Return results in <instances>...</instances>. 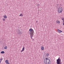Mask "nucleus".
Returning a JSON list of instances; mask_svg holds the SVG:
<instances>
[{"label":"nucleus","mask_w":64,"mask_h":64,"mask_svg":"<svg viewBox=\"0 0 64 64\" xmlns=\"http://www.w3.org/2000/svg\"><path fill=\"white\" fill-rule=\"evenodd\" d=\"M40 5V4H38V6H39Z\"/></svg>","instance_id":"21"},{"label":"nucleus","mask_w":64,"mask_h":64,"mask_svg":"<svg viewBox=\"0 0 64 64\" xmlns=\"http://www.w3.org/2000/svg\"><path fill=\"white\" fill-rule=\"evenodd\" d=\"M44 62L45 64H50V60L49 58H45L44 60Z\"/></svg>","instance_id":"1"},{"label":"nucleus","mask_w":64,"mask_h":64,"mask_svg":"<svg viewBox=\"0 0 64 64\" xmlns=\"http://www.w3.org/2000/svg\"><path fill=\"white\" fill-rule=\"evenodd\" d=\"M58 32L59 33H61V32H62V30H59V29H58Z\"/></svg>","instance_id":"6"},{"label":"nucleus","mask_w":64,"mask_h":64,"mask_svg":"<svg viewBox=\"0 0 64 64\" xmlns=\"http://www.w3.org/2000/svg\"><path fill=\"white\" fill-rule=\"evenodd\" d=\"M24 51L23 50H22L21 51V52H22V51Z\"/></svg>","instance_id":"22"},{"label":"nucleus","mask_w":64,"mask_h":64,"mask_svg":"<svg viewBox=\"0 0 64 64\" xmlns=\"http://www.w3.org/2000/svg\"><path fill=\"white\" fill-rule=\"evenodd\" d=\"M1 62H0V64H1Z\"/></svg>","instance_id":"26"},{"label":"nucleus","mask_w":64,"mask_h":64,"mask_svg":"<svg viewBox=\"0 0 64 64\" xmlns=\"http://www.w3.org/2000/svg\"><path fill=\"white\" fill-rule=\"evenodd\" d=\"M58 10V12L60 13L62 12V11H63V8H62V7H60L59 8Z\"/></svg>","instance_id":"2"},{"label":"nucleus","mask_w":64,"mask_h":64,"mask_svg":"<svg viewBox=\"0 0 64 64\" xmlns=\"http://www.w3.org/2000/svg\"><path fill=\"white\" fill-rule=\"evenodd\" d=\"M56 22L57 23H58V24H59V23H60V21L57 20L56 21Z\"/></svg>","instance_id":"11"},{"label":"nucleus","mask_w":64,"mask_h":64,"mask_svg":"<svg viewBox=\"0 0 64 64\" xmlns=\"http://www.w3.org/2000/svg\"><path fill=\"white\" fill-rule=\"evenodd\" d=\"M24 49H25V47H24V46L22 49V50L24 51Z\"/></svg>","instance_id":"15"},{"label":"nucleus","mask_w":64,"mask_h":64,"mask_svg":"<svg viewBox=\"0 0 64 64\" xmlns=\"http://www.w3.org/2000/svg\"><path fill=\"white\" fill-rule=\"evenodd\" d=\"M0 53L1 54H4V53H5V52H4V51H2Z\"/></svg>","instance_id":"8"},{"label":"nucleus","mask_w":64,"mask_h":64,"mask_svg":"<svg viewBox=\"0 0 64 64\" xmlns=\"http://www.w3.org/2000/svg\"><path fill=\"white\" fill-rule=\"evenodd\" d=\"M28 34H30V32H29L28 33Z\"/></svg>","instance_id":"24"},{"label":"nucleus","mask_w":64,"mask_h":64,"mask_svg":"<svg viewBox=\"0 0 64 64\" xmlns=\"http://www.w3.org/2000/svg\"><path fill=\"white\" fill-rule=\"evenodd\" d=\"M61 61V60H60V58H59L58 59L56 60L57 64H61L60 62Z\"/></svg>","instance_id":"3"},{"label":"nucleus","mask_w":64,"mask_h":64,"mask_svg":"<svg viewBox=\"0 0 64 64\" xmlns=\"http://www.w3.org/2000/svg\"><path fill=\"white\" fill-rule=\"evenodd\" d=\"M5 62L6 63H7L8 62V60H6L5 61Z\"/></svg>","instance_id":"9"},{"label":"nucleus","mask_w":64,"mask_h":64,"mask_svg":"<svg viewBox=\"0 0 64 64\" xmlns=\"http://www.w3.org/2000/svg\"><path fill=\"white\" fill-rule=\"evenodd\" d=\"M38 22V21H36V23H37V22Z\"/></svg>","instance_id":"25"},{"label":"nucleus","mask_w":64,"mask_h":64,"mask_svg":"<svg viewBox=\"0 0 64 64\" xmlns=\"http://www.w3.org/2000/svg\"><path fill=\"white\" fill-rule=\"evenodd\" d=\"M6 64H10L9 63V62H8L6 63Z\"/></svg>","instance_id":"20"},{"label":"nucleus","mask_w":64,"mask_h":64,"mask_svg":"<svg viewBox=\"0 0 64 64\" xmlns=\"http://www.w3.org/2000/svg\"><path fill=\"white\" fill-rule=\"evenodd\" d=\"M2 58H1L0 59V62H1V61H2Z\"/></svg>","instance_id":"19"},{"label":"nucleus","mask_w":64,"mask_h":64,"mask_svg":"<svg viewBox=\"0 0 64 64\" xmlns=\"http://www.w3.org/2000/svg\"><path fill=\"white\" fill-rule=\"evenodd\" d=\"M19 16H23V15L22 14H20Z\"/></svg>","instance_id":"17"},{"label":"nucleus","mask_w":64,"mask_h":64,"mask_svg":"<svg viewBox=\"0 0 64 64\" xmlns=\"http://www.w3.org/2000/svg\"><path fill=\"white\" fill-rule=\"evenodd\" d=\"M29 31L30 32V34L31 35H34V30L32 28H30L29 29Z\"/></svg>","instance_id":"4"},{"label":"nucleus","mask_w":64,"mask_h":64,"mask_svg":"<svg viewBox=\"0 0 64 64\" xmlns=\"http://www.w3.org/2000/svg\"><path fill=\"white\" fill-rule=\"evenodd\" d=\"M17 33H18V34H20V35H21V32H20V31H18Z\"/></svg>","instance_id":"7"},{"label":"nucleus","mask_w":64,"mask_h":64,"mask_svg":"<svg viewBox=\"0 0 64 64\" xmlns=\"http://www.w3.org/2000/svg\"><path fill=\"white\" fill-rule=\"evenodd\" d=\"M2 20H3V21H5V18H4Z\"/></svg>","instance_id":"18"},{"label":"nucleus","mask_w":64,"mask_h":64,"mask_svg":"<svg viewBox=\"0 0 64 64\" xmlns=\"http://www.w3.org/2000/svg\"><path fill=\"white\" fill-rule=\"evenodd\" d=\"M62 20H63V23L64 22V18H62Z\"/></svg>","instance_id":"16"},{"label":"nucleus","mask_w":64,"mask_h":64,"mask_svg":"<svg viewBox=\"0 0 64 64\" xmlns=\"http://www.w3.org/2000/svg\"><path fill=\"white\" fill-rule=\"evenodd\" d=\"M34 35H32V34H30V37H31V39H32V37H33V36Z\"/></svg>","instance_id":"12"},{"label":"nucleus","mask_w":64,"mask_h":64,"mask_svg":"<svg viewBox=\"0 0 64 64\" xmlns=\"http://www.w3.org/2000/svg\"><path fill=\"white\" fill-rule=\"evenodd\" d=\"M46 56H49V54L48 53H46Z\"/></svg>","instance_id":"14"},{"label":"nucleus","mask_w":64,"mask_h":64,"mask_svg":"<svg viewBox=\"0 0 64 64\" xmlns=\"http://www.w3.org/2000/svg\"><path fill=\"white\" fill-rule=\"evenodd\" d=\"M41 49L42 50H44V47L43 46H42L41 47Z\"/></svg>","instance_id":"5"},{"label":"nucleus","mask_w":64,"mask_h":64,"mask_svg":"<svg viewBox=\"0 0 64 64\" xmlns=\"http://www.w3.org/2000/svg\"><path fill=\"white\" fill-rule=\"evenodd\" d=\"M4 17L5 19H6L7 18V16L6 15L4 16Z\"/></svg>","instance_id":"10"},{"label":"nucleus","mask_w":64,"mask_h":64,"mask_svg":"<svg viewBox=\"0 0 64 64\" xmlns=\"http://www.w3.org/2000/svg\"><path fill=\"white\" fill-rule=\"evenodd\" d=\"M63 25H64V22H63Z\"/></svg>","instance_id":"23"},{"label":"nucleus","mask_w":64,"mask_h":64,"mask_svg":"<svg viewBox=\"0 0 64 64\" xmlns=\"http://www.w3.org/2000/svg\"><path fill=\"white\" fill-rule=\"evenodd\" d=\"M7 46H6L4 48V49H7Z\"/></svg>","instance_id":"13"}]
</instances>
